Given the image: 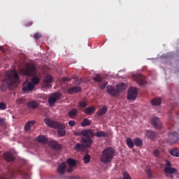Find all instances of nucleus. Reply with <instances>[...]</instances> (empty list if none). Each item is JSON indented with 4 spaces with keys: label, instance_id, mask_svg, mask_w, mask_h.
Wrapping results in <instances>:
<instances>
[{
    "label": "nucleus",
    "instance_id": "f257e3e1",
    "mask_svg": "<svg viewBox=\"0 0 179 179\" xmlns=\"http://www.w3.org/2000/svg\"><path fill=\"white\" fill-rule=\"evenodd\" d=\"M43 122L49 128L57 129L59 136H65V135H66V130H65L66 126H65V124L55 120H52L48 117L45 118Z\"/></svg>",
    "mask_w": 179,
    "mask_h": 179
},
{
    "label": "nucleus",
    "instance_id": "f03ea898",
    "mask_svg": "<svg viewBox=\"0 0 179 179\" xmlns=\"http://www.w3.org/2000/svg\"><path fill=\"white\" fill-rule=\"evenodd\" d=\"M20 78H19V74H17V71L16 70L12 71V74L10 75L8 78L6 80V83H2L0 86V90L3 93L8 90V87H10L16 85V83H19Z\"/></svg>",
    "mask_w": 179,
    "mask_h": 179
},
{
    "label": "nucleus",
    "instance_id": "7ed1b4c3",
    "mask_svg": "<svg viewBox=\"0 0 179 179\" xmlns=\"http://www.w3.org/2000/svg\"><path fill=\"white\" fill-rule=\"evenodd\" d=\"M114 156H115V150L112 147H108L103 150L100 157V161L103 164H108V163L113 162Z\"/></svg>",
    "mask_w": 179,
    "mask_h": 179
},
{
    "label": "nucleus",
    "instance_id": "20e7f679",
    "mask_svg": "<svg viewBox=\"0 0 179 179\" xmlns=\"http://www.w3.org/2000/svg\"><path fill=\"white\" fill-rule=\"evenodd\" d=\"M20 75L24 76H36L37 75V67L34 64H27L23 68L19 69Z\"/></svg>",
    "mask_w": 179,
    "mask_h": 179
},
{
    "label": "nucleus",
    "instance_id": "39448f33",
    "mask_svg": "<svg viewBox=\"0 0 179 179\" xmlns=\"http://www.w3.org/2000/svg\"><path fill=\"white\" fill-rule=\"evenodd\" d=\"M61 97H62V94H61V92H55L52 94L48 100L49 106L50 107H54V106H55V103H57V101L59 100Z\"/></svg>",
    "mask_w": 179,
    "mask_h": 179
},
{
    "label": "nucleus",
    "instance_id": "423d86ee",
    "mask_svg": "<svg viewBox=\"0 0 179 179\" xmlns=\"http://www.w3.org/2000/svg\"><path fill=\"white\" fill-rule=\"evenodd\" d=\"M22 90L24 93H30V92L34 90V85L29 80H25L22 83Z\"/></svg>",
    "mask_w": 179,
    "mask_h": 179
},
{
    "label": "nucleus",
    "instance_id": "0eeeda50",
    "mask_svg": "<svg viewBox=\"0 0 179 179\" xmlns=\"http://www.w3.org/2000/svg\"><path fill=\"white\" fill-rule=\"evenodd\" d=\"M136 97H138V88L130 87L128 90L127 99L136 100Z\"/></svg>",
    "mask_w": 179,
    "mask_h": 179
},
{
    "label": "nucleus",
    "instance_id": "6e6552de",
    "mask_svg": "<svg viewBox=\"0 0 179 179\" xmlns=\"http://www.w3.org/2000/svg\"><path fill=\"white\" fill-rule=\"evenodd\" d=\"M168 143L173 145V143H177L179 141L178 134L177 132L170 133L169 134Z\"/></svg>",
    "mask_w": 179,
    "mask_h": 179
},
{
    "label": "nucleus",
    "instance_id": "1a4fd4ad",
    "mask_svg": "<svg viewBox=\"0 0 179 179\" xmlns=\"http://www.w3.org/2000/svg\"><path fill=\"white\" fill-rule=\"evenodd\" d=\"M81 143L84 145L85 149H89L93 145V140L90 138H81Z\"/></svg>",
    "mask_w": 179,
    "mask_h": 179
},
{
    "label": "nucleus",
    "instance_id": "9d476101",
    "mask_svg": "<svg viewBox=\"0 0 179 179\" xmlns=\"http://www.w3.org/2000/svg\"><path fill=\"white\" fill-rule=\"evenodd\" d=\"M106 92L113 97H115V96H118L119 94L118 90L117 88L115 89L113 85H108L106 87Z\"/></svg>",
    "mask_w": 179,
    "mask_h": 179
},
{
    "label": "nucleus",
    "instance_id": "9b49d317",
    "mask_svg": "<svg viewBox=\"0 0 179 179\" xmlns=\"http://www.w3.org/2000/svg\"><path fill=\"white\" fill-rule=\"evenodd\" d=\"M81 134L84 138H93V136H94V130L92 129H84L82 131Z\"/></svg>",
    "mask_w": 179,
    "mask_h": 179
},
{
    "label": "nucleus",
    "instance_id": "f8f14e48",
    "mask_svg": "<svg viewBox=\"0 0 179 179\" xmlns=\"http://www.w3.org/2000/svg\"><path fill=\"white\" fill-rule=\"evenodd\" d=\"M151 122L153 127L156 129H162V122H160V120L157 117H155L151 119Z\"/></svg>",
    "mask_w": 179,
    "mask_h": 179
},
{
    "label": "nucleus",
    "instance_id": "ddd939ff",
    "mask_svg": "<svg viewBox=\"0 0 179 179\" xmlns=\"http://www.w3.org/2000/svg\"><path fill=\"white\" fill-rule=\"evenodd\" d=\"M57 173L60 176L65 174V171H66V163L62 162L57 169Z\"/></svg>",
    "mask_w": 179,
    "mask_h": 179
},
{
    "label": "nucleus",
    "instance_id": "4468645a",
    "mask_svg": "<svg viewBox=\"0 0 179 179\" xmlns=\"http://www.w3.org/2000/svg\"><path fill=\"white\" fill-rule=\"evenodd\" d=\"M80 90H82V88L79 86H75L73 87H69L67 90L68 94H75L76 93H79V92H80Z\"/></svg>",
    "mask_w": 179,
    "mask_h": 179
},
{
    "label": "nucleus",
    "instance_id": "2eb2a0df",
    "mask_svg": "<svg viewBox=\"0 0 179 179\" xmlns=\"http://www.w3.org/2000/svg\"><path fill=\"white\" fill-rule=\"evenodd\" d=\"M3 157L6 162H13V160H15V157L13 156V154H12V152H5Z\"/></svg>",
    "mask_w": 179,
    "mask_h": 179
},
{
    "label": "nucleus",
    "instance_id": "dca6fc26",
    "mask_svg": "<svg viewBox=\"0 0 179 179\" xmlns=\"http://www.w3.org/2000/svg\"><path fill=\"white\" fill-rule=\"evenodd\" d=\"M38 106V102L36 101H30L27 103V107L28 108H30V110H36V108H37Z\"/></svg>",
    "mask_w": 179,
    "mask_h": 179
},
{
    "label": "nucleus",
    "instance_id": "f3484780",
    "mask_svg": "<svg viewBox=\"0 0 179 179\" xmlns=\"http://www.w3.org/2000/svg\"><path fill=\"white\" fill-rule=\"evenodd\" d=\"M94 111H96V108L93 106H91L85 108V113L87 114V115H92L94 114Z\"/></svg>",
    "mask_w": 179,
    "mask_h": 179
},
{
    "label": "nucleus",
    "instance_id": "a211bd4d",
    "mask_svg": "<svg viewBox=\"0 0 179 179\" xmlns=\"http://www.w3.org/2000/svg\"><path fill=\"white\" fill-rule=\"evenodd\" d=\"M35 124H36V121L34 120L28 121L24 125V129L26 132H29V131L30 130V128H31V126L34 125Z\"/></svg>",
    "mask_w": 179,
    "mask_h": 179
},
{
    "label": "nucleus",
    "instance_id": "6ab92c4d",
    "mask_svg": "<svg viewBox=\"0 0 179 179\" xmlns=\"http://www.w3.org/2000/svg\"><path fill=\"white\" fill-rule=\"evenodd\" d=\"M145 135L148 139H155L156 138V133L151 130H147Z\"/></svg>",
    "mask_w": 179,
    "mask_h": 179
},
{
    "label": "nucleus",
    "instance_id": "aec40b11",
    "mask_svg": "<svg viewBox=\"0 0 179 179\" xmlns=\"http://www.w3.org/2000/svg\"><path fill=\"white\" fill-rule=\"evenodd\" d=\"M133 142H134L135 146H136L137 148L143 146V141H142V139H141L139 138H134Z\"/></svg>",
    "mask_w": 179,
    "mask_h": 179
},
{
    "label": "nucleus",
    "instance_id": "412c9836",
    "mask_svg": "<svg viewBox=\"0 0 179 179\" xmlns=\"http://www.w3.org/2000/svg\"><path fill=\"white\" fill-rule=\"evenodd\" d=\"M78 115V109L73 108L71 110L69 111V117L70 118H74Z\"/></svg>",
    "mask_w": 179,
    "mask_h": 179
},
{
    "label": "nucleus",
    "instance_id": "4be33fe9",
    "mask_svg": "<svg viewBox=\"0 0 179 179\" xmlns=\"http://www.w3.org/2000/svg\"><path fill=\"white\" fill-rule=\"evenodd\" d=\"M164 171H165L166 174H174L177 170L173 167H165Z\"/></svg>",
    "mask_w": 179,
    "mask_h": 179
},
{
    "label": "nucleus",
    "instance_id": "5701e85b",
    "mask_svg": "<svg viewBox=\"0 0 179 179\" xmlns=\"http://www.w3.org/2000/svg\"><path fill=\"white\" fill-rule=\"evenodd\" d=\"M152 106H160L162 104V99L160 97L155 98L151 101Z\"/></svg>",
    "mask_w": 179,
    "mask_h": 179
},
{
    "label": "nucleus",
    "instance_id": "b1692460",
    "mask_svg": "<svg viewBox=\"0 0 179 179\" xmlns=\"http://www.w3.org/2000/svg\"><path fill=\"white\" fill-rule=\"evenodd\" d=\"M66 163L69 164L70 167H75V166H76L77 164L76 160L72 158H68L66 159Z\"/></svg>",
    "mask_w": 179,
    "mask_h": 179
},
{
    "label": "nucleus",
    "instance_id": "393cba45",
    "mask_svg": "<svg viewBox=\"0 0 179 179\" xmlns=\"http://www.w3.org/2000/svg\"><path fill=\"white\" fill-rule=\"evenodd\" d=\"M52 148L53 149H56V150H61L62 147L59 145V143H57V141H52L50 143Z\"/></svg>",
    "mask_w": 179,
    "mask_h": 179
},
{
    "label": "nucleus",
    "instance_id": "a878e982",
    "mask_svg": "<svg viewBox=\"0 0 179 179\" xmlns=\"http://www.w3.org/2000/svg\"><path fill=\"white\" fill-rule=\"evenodd\" d=\"M38 142H40L41 143H47L48 140H47V137L44 135H41L37 137Z\"/></svg>",
    "mask_w": 179,
    "mask_h": 179
},
{
    "label": "nucleus",
    "instance_id": "bb28decb",
    "mask_svg": "<svg viewBox=\"0 0 179 179\" xmlns=\"http://www.w3.org/2000/svg\"><path fill=\"white\" fill-rule=\"evenodd\" d=\"M170 155L171 156H174L175 157H179V149L178 148H173L170 150Z\"/></svg>",
    "mask_w": 179,
    "mask_h": 179
},
{
    "label": "nucleus",
    "instance_id": "cd10ccee",
    "mask_svg": "<svg viewBox=\"0 0 179 179\" xmlns=\"http://www.w3.org/2000/svg\"><path fill=\"white\" fill-rule=\"evenodd\" d=\"M94 136H96V138H106V136H107V134L103 131H99L94 134Z\"/></svg>",
    "mask_w": 179,
    "mask_h": 179
},
{
    "label": "nucleus",
    "instance_id": "c85d7f7f",
    "mask_svg": "<svg viewBox=\"0 0 179 179\" xmlns=\"http://www.w3.org/2000/svg\"><path fill=\"white\" fill-rule=\"evenodd\" d=\"M107 110H108V108H106V106H103V107L97 112V115H99V117H101V115H104V114H106V113H107Z\"/></svg>",
    "mask_w": 179,
    "mask_h": 179
},
{
    "label": "nucleus",
    "instance_id": "c756f323",
    "mask_svg": "<svg viewBox=\"0 0 179 179\" xmlns=\"http://www.w3.org/2000/svg\"><path fill=\"white\" fill-rule=\"evenodd\" d=\"M91 122L89 119L87 118H85L83 122H81L80 125L81 127H83V128H86V127H89V125H90Z\"/></svg>",
    "mask_w": 179,
    "mask_h": 179
},
{
    "label": "nucleus",
    "instance_id": "7c9ffc66",
    "mask_svg": "<svg viewBox=\"0 0 179 179\" xmlns=\"http://www.w3.org/2000/svg\"><path fill=\"white\" fill-rule=\"evenodd\" d=\"M126 142H127V145L128 148H129V149H132V148H134V146H135V144H134V141H132V139H131V138H127Z\"/></svg>",
    "mask_w": 179,
    "mask_h": 179
},
{
    "label": "nucleus",
    "instance_id": "2f4dec72",
    "mask_svg": "<svg viewBox=\"0 0 179 179\" xmlns=\"http://www.w3.org/2000/svg\"><path fill=\"white\" fill-rule=\"evenodd\" d=\"M31 83L34 85V87L40 83V78L38 77H33L31 80Z\"/></svg>",
    "mask_w": 179,
    "mask_h": 179
},
{
    "label": "nucleus",
    "instance_id": "473e14b6",
    "mask_svg": "<svg viewBox=\"0 0 179 179\" xmlns=\"http://www.w3.org/2000/svg\"><path fill=\"white\" fill-rule=\"evenodd\" d=\"M117 90H118L119 94L121 93V92H124L125 90V85H124V83H122L121 84L117 85Z\"/></svg>",
    "mask_w": 179,
    "mask_h": 179
},
{
    "label": "nucleus",
    "instance_id": "72a5a7b5",
    "mask_svg": "<svg viewBox=\"0 0 179 179\" xmlns=\"http://www.w3.org/2000/svg\"><path fill=\"white\" fill-rule=\"evenodd\" d=\"M83 149H86L85 148V145H83V143H77L75 146H74V150H83Z\"/></svg>",
    "mask_w": 179,
    "mask_h": 179
},
{
    "label": "nucleus",
    "instance_id": "f704fd0d",
    "mask_svg": "<svg viewBox=\"0 0 179 179\" xmlns=\"http://www.w3.org/2000/svg\"><path fill=\"white\" fill-rule=\"evenodd\" d=\"M44 83H51L52 82V76L48 75L45 77L43 80Z\"/></svg>",
    "mask_w": 179,
    "mask_h": 179
},
{
    "label": "nucleus",
    "instance_id": "c9c22d12",
    "mask_svg": "<svg viewBox=\"0 0 179 179\" xmlns=\"http://www.w3.org/2000/svg\"><path fill=\"white\" fill-rule=\"evenodd\" d=\"M136 82H137L138 85H139L140 86H143V85H145L146 83V81L142 77L138 78L136 80Z\"/></svg>",
    "mask_w": 179,
    "mask_h": 179
},
{
    "label": "nucleus",
    "instance_id": "e433bc0d",
    "mask_svg": "<svg viewBox=\"0 0 179 179\" xmlns=\"http://www.w3.org/2000/svg\"><path fill=\"white\" fill-rule=\"evenodd\" d=\"M73 79H74V81H73L74 85H79L82 83V82H83V79L79 78L78 77H75Z\"/></svg>",
    "mask_w": 179,
    "mask_h": 179
},
{
    "label": "nucleus",
    "instance_id": "4c0bfd02",
    "mask_svg": "<svg viewBox=\"0 0 179 179\" xmlns=\"http://www.w3.org/2000/svg\"><path fill=\"white\" fill-rule=\"evenodd\" d=\"M122 176H123V179H132V178L131 177V175H129V173L127 171H123Z\"/></svg>",
    "mask_w": 179,
    "mask_h": 179
},
{
    "label": "nucleus",
    "instance_id": "58836bf2",
    "mask_svg": "<svg viewBox=\"0 0 179 179\" xmlns=\"http://www.w3.org/2000/svg\"><path fill=\"white\" fill-rule=\"evenodd\" d=\"M94 82H98L99 83H100V82H101V80H103V79L101 78V76L100 75L96 74L94 77Z\"/></svg>",
    "mask_w": 179,
    "mask_h": 179
},
{
    "label": "nucleus",
    "instance_id": "ea45409f",
    "mask_svg": "<svg viewBox=\"0 0 179 179\" xmlns=\"http://www.w3.org/2000/svg\"><path fill=\"white\" fill-rule=\"evenodd\" d=\"M87 107V103L85 101L79 103V108H86Z\"/></svg>",
    "mask_w": 179,
    "mask_h": 179
},
{
    "label": "nucleus",
    "instance_id": "a19ab883",
    "mask_svg": "<svg viewBox=\"0 0 179 179\" xmlns=\"http://www.w3.org/2000/svg\"><path fill=\"white\" fill-rule=\"evenodd\" d=\"M83 160H84L85 164H87V163H89L90 162V156L87 154L85 155L83 158Z\"/></svg>",
    "mask_w": 179,
    "mask_h": 179
},
{
    "label": "nucleus",
    "instance_id": "79ce46f5",
    "mask_svg": "<svg viewBox=\"0 0 179 179\" xmlns=\"http://www.w3.org/2000/svg\"><path fill=\"white\" fill-rule=\"evenodd\" d=\"M145 173L148 177H152V169H150V166L145 168Z\"/></svg>",
    "mask_w": 179,
    "mask_h": 179
},
{
    "label": "nucleus",
    "instance_id": "37998d69",
    "mask_svg": "<svg viewBox=\"0 0 179 179\" xmlns=\"http://www.w3.org/2000/svg\"><path fill=\"white\" fill-rule=\"evenodd\" d=\"M24 101H26V99H24V97H21L16 100V103H17V104H23Z\"/></svg>",
    "mask_w": 179,
    "mask_h": 179
},
{
    "label": "nucleus",
    "instance_id": "c03bdc74",
    "mask_svg": "<svg viewBox=\"0 0 179 179\" xmlns=\"http://www.w3.org/2000/svg\"><path fill=\"white\" fill-rule=\"evenodd\" d=\"M107 85H108V82H104L103 83H101V85H99V87H100L101 90H104V89H106V86H107Z\"/></svg>",
    "mask_w": 179,
    "mask_h": 179
},
{
    "label": "nucleus",
    "instance_id": "a18cd8bd",
    "mask_svg": "<svg viewBox=\"0 0 179 179\" xmlns=\"http://www.w3.org/2000/svg\"><path fill=\"white\" fill-rule=\"evenodd\" d=\"M34 38L35 40H38V38H41V34L36 32L34 35Z\"/></svg>",
    "mask_w": 179,
    "mask_h": 179
},
{
    "label": "nucleus",
    "instance_id": "49530a36",
    "mask_svg": "<svg viewBox=\"0 0 179 179\" xmlns=\"http://www.w3.org/2000/svg\"><path fill=\"white\" fill-rule=\"evenodd\" d=\"M7 106L6 103L3 102H0V110H6Z\"/></svg>",
    "mask_w": 179,
    "mask_h": 179
},
{
    "label": "nucleus",
    "instance_id": "de8ad7c7",
    "mask_svg": "<svg viewBox=\"0 0 179 179\" xmlns=\"http://www.w3.org/2000/svg\"><path fill=\"white\" fill-rule=\"evenodd\" d=\"M75 124H76V122H75L74 120H70V121H69V125L70 127H75Z\"/></svg>",
    "mask_w": 179,
    "mask_h": 179
},
{
    "label": "nucleus",
    "instance_id": "09e8293b",
    "mask_svg": "<svg viewBox=\"0 0 179 179\" xmlns=\"http://www.w3.org/2000/svg\"><path fill=\"white\" fill-rule=\"evenodd\" d=\"M67 173H72V171H73V167H69L66 170Z\"/></svg>",
    "mask_w": 179,
    "mask_h": 179
},
{
    "label": "nucleus",
    "instance_id": "8fccbe9b",
    "mask_svg": "<svg viewBox=\"0 0 179 179\" xmlns=\"http://www.w3.org/2000/svg\"><path fill=\"white\" fill-rule=\"evenodd\" d=\"M62 80H63V82H70L71 78L64 77V78H63Z\"/></svg>",
    "mask_w": 179,
    "mask_h": 179
},
{
    "label": "nucleus",
    "instance_id": "3c124183",
    "mask_svg": "<svg viewBox=\"0 0 179 179\" xmlns=\"http://www.w3.org/2000/svg\"><path fill=\"white\" fill-rule=\"evenodd\" d=\"M20 174H22V176H24V178H29V175H27V173H23V172L20 171Z\"/></svg>",
    "mask_w": 179,
    "mask_h": 179
},
{
    "label": "nucleus",
    "instance_id": "603ef678",
    "mask_svg": "<svg viewBox=\"0 0 179 179\" xmlns=\"http://www.w3.org/2000/svg\"><path fill=\"white\" fill-rule=\"evenodd\" d=\"M166 167H171V162H170L169 160H166Z\"/></svg>",
    "mask_w": 179,
    "mask_h": 179
},
{
    "label": "nucleus",
    "instance_id": "864d4df0",
    "mask_svg": "<svg viewBox=\"0 0 179 179\" xmlns=\"http://www.w3.org/2000/svg\"><path fill=\"white\" fill-rule=\"evenodd\" d=\"M75 135H76V136H80L81 135H83V134H82V131H81L76 132Z\"/></svg>",
    "mask_w": 179,
    "mask_h": 179
},
{
    "label": "nucleus",
    "instance_id": "5fc2aeb1",
    "mask_svg": "<svg viewBox=\"0 0 179 179\" xmlns=\"http://www.w3.org/2000/svg\"><path fill=\"white\" fill-rule=\"evenodd\" d=\"M33 24V22L29 21L27 24H26V26H31Z\"/></svg>",
    "mask_w": 179,
    "mask_h": 179
},
{
    "label": "nucleus",
    "instance_id": "6e6d98bb",
    "mask_svg": "<svg viewBox=\"0 0 179 179\" xmlns=\"http://www.w3.org/2000/svg\"><path fill=\"white\" fill-rule=\"evenodd\" d=\"M3 122H5V119L0 118V124H3Z\"/></svg>",
    "mask_w": 179,
    "mask_h": 179
},
{
    "label": "nucleus",
    "instance_id": "4d7b16f0",
    "mask_svg": "<svg viewBox=\"0 0 179 179\" xmlns=\"http://www.w3.org/2000/svg\"><path fill=\"white\" fill-rule=\"evenodd\" d=\"M9 178V177H8V176H1V177H0V179H8Z\"/></svg>",
    "mask_w": 179,
    "mask_h": 179
},
{
    "label": "nucleus",
    "instance_id": "13d9d810",
    "mask_svg": "<svg viewBox=\"0 0 179 179\" xmlns=\"http://www.w3.org/2000/svg\"><path fill=\"white\" fill-rule=\"evenodd\" d=\"M168 177L171 179H173L174 178V176H173V174H169L168 175Z\"/></svg>",
    "mask_w": 179,
    "mask_h": 179
},
{
    "label": "nucleus",
    "instance_id": "bf43d9fd",
    "mask_svg": "<svg viewBox=\"0 0 179 179\" xmlns=\"http://www.w3.org/2000/svg\"><path fill=\"white\" fill-rule=\"evenodd\" d=\"M0 51H1L2 52L5 51V49H3V48H2V46L1 45H0Z\"/></svg>",
    "mask_w": 179,
    "mask_h": 179
},
{
    "label": "nucleus",
    "instance_id": "052dcab7",
    "mask_svg": "<svg viewBox=\"0 0 179 179\" xmlns=\"http://www.w3.org/2000/svg\"><path fill=\"white\" fill-rule=\"evenodd\" d=\"M15 174V171L10 172V176L13 177V175Z\"/></svg>",
    "mask_w": 179,
    "mask_h": 179
},
{
    "label": "nucleus",
    "instance_id": "680f3d73",
    "mask_svg": "<svg viewBox=\"0 0 179 179\" xmlns=\"http://www.w3.org/2000/svg\"><path fill=\"white\" fill-rule=\"evenodd\" d=\"M154 153H157V151L155 150V151H154Z\"/></svg>",
    "mask_w": 179,
    "mask_h": 179
},
{
    "label": "nucleus",
    "instance_id": "e2e57ef3",
    "mask_svg": "<svg viewBox=\"0 0 179 179\" xmlns=\"http://www.w3.org/2000/svg\"><path fill=\"white\" fill-rule=\"evenodd\" d=\"M48 86H51V85H48Z\"/></svg>",
    "mask_w": 179,
    "mask_h": 179
},
{
    "label": "nucleus",
    "instance_id": "0e129e2a",
    "mask_svg": "<svg viewBox=\"0 0 179 179\" xmlns=\"http://www.w3.org/2000/svg\"><path fill=\"white\" fill-rule=\"evenodd\" d=\"M0 155H1V151H0Z\"/></svg>",
    "mask_w": 179,
    "mask_h": 179
}]
</instances>
